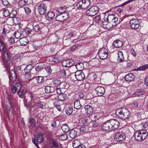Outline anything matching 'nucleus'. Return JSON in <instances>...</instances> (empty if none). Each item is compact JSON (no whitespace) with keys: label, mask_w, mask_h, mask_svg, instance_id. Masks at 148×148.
<instances>
[{"label":"nucleus","mask_w":148,"mask_h":148,"mask_svg":"<svg viewBox=\"0 0 148 148\" xmlns=\"http://www.w3.org/2000/svg\"><path fill=\"white\" fill-rule=\"evenodd\" d=\"M116 112L119 117L123 120L128 119L130 116V112L126 108L119 109L116 110Z\"/></svg>","instance_id":"obj_1"},{"label":"nucleus","mask_w":148,"mask_h":148,"mask_svg":"<svg viewBox=\"0 0 148 148\" xmlns=\"http://www.w3.org/2000/svg\"><path fill=\"white\" fill-rule=\"evenodd\" d=\"M90 4L89 0H82L78 2L76 5L78 9H86Z\"/></svg>","instance_id":"obj_2"},{"label":"nucleus","mask_w":148,"mask_h":148,"mask_svg":"<svg viewBox=\"0 0 148 148\" xmlns=\"http://www.w3.org/2000/svg\"><path fill=\"white\" fill-rule=\"evenodd\" d=\"M101 22L103 27L104 28L109 30L111 28L114 27L116 25V23L109 21H105L104 19L102 20Z\"/></svg>","instance_id":"obj_3"},{"label":"nucleus","mask_w":148,"mask_h":148,"mask_svg":"<svg viewBox=\"0 0 148 148\" xmlns=\"http://www.w3.org/2000/svg\"><path fill=\"white\" fill-rule=\"evenodd\" d=\"M99 10V8L97 7L93 6L86 11V14L89 16H94L98 13Z\"/></svg>","instance_id":"obj_4"},{"label":"nucleus","mask_w":148,"mask_h":148,"mask_svg":"<svg viewBox=\"0 0 148 148\" xmlns=\"http://www.w3.org/2000/svg\"><path fill=\"white\" fill-rule=\"evenodd\" d=\"M32 140L33 143L38 148H40L38 144L42 143L43 140L42 134L40 133L36 136L34 138H32Z\"/></svg>","instance_id":"obj_5"},{"label":"nucleus","mask_w":148,"mask_h":148,"mask_svg":"<svg viewBox=\"0 0 148 148\" xmlns=\"http://www.w3.org/2000/svg\"><path fill=\"white\" fill-rule=\"evenodd\" d=\"M108 51L105 48H102L99 51L98 53L99 57L101 60L106 59L108 57Z\"/></svg>","instance_id":"obj_6"},{"label":"nucleus","mask_w":148,"mask_h":148,"mask_svg":"<svg viewBox=\"0 0 148 148\" xmlns=\"http://www.w3.org/2000/svg\"><path fill=\"white\" fill-rule=\"evenodd\" d=\"M125 136L124 133L122 132H117L115 133L114 136V139L117 142H120L123 141Z\"/></svg>","instance_id":"obj_7"},{"label":"nucleus","mask_w":148,"mask_h":148,"mask_svg":"<svg viewBox=\"0 0 148 148\" xmlns=\"http://www.w3.org/2000/svg\"><path fill=\"white\" fill-rule=\"evenodd\" d=\"M109 121L111 131L119 127V123L115 119H110L109 120Z\"/></svg>","instance_id":"obj_8"},{"label":"nucleus","mask_w":148,"mask_h":148,"mask_svg":"<svg viewBox=\"0 0 148 148\" xmlns=\"http://www.w3.org/2000/svg\"><path fill=\"white\" fill-rule=\"evenodd\" d=\"M69 17L68 13L66 12L64 13H61L57 15L56 18L57 21H62L66 20Z\"/></svg>","instance_id":"obj_9"},{"label":"nucleus","mask_w":148,"mask_h":148,"mask_svg":"<svg viewBox=\"0 0 148 148\" xmlns=\"http://www.w3.org/2000/svg\"><path fill=\"white\" fill-rule=\"evenodd\" d=\"M130 25L133 29H137L139 26V22L136 18L132 19L130 22Z\"/></svg>","instance_id":"obj_10"},{"label":"nucleus","mask_w":148,"mask_h":148,"mask_svg":"<svg viewBox=\"0 0 148 148\" xmlns=\"http://www.w3.org/2000/svg\"><path fill=\"white\" fill-rule=\"evenodd\" d=\"M47 9V6L45 3H42L39 5L38 9L40 14H43L46 12Z\"/></svg>","instance_id":"obj_11"},{"label":"nucleus","mask_w":148,"mask_h":148,"mask_svg":"<svg viewBox=\"0 0 148 148\" xmlns=\"http://www.w3.org/2000/svg\"><path fill=\"white\" fill-rule=\"evenodd\" d=\"M9 77L10 82L14 83L16 79V75L14 71L12 69L9 72Z\"/></svg>","instance_id":"obj_12"},{"label":"nucleus","mask_w":148,"mask_h":148,"mask_svg":"<svg viewBox=\"0 0 148 148\" xmlns=\"http://www.w3.org/2000/svg\"><path fill=\"white\" fill-rule=\"evenodd\" d=\"M103 19H104L105 21L114 23H116L118 20V18L113 14H109L107 16H105Z\"/></svg>","instance_id":"obj_13"},{"label":"nucleus","mask_w":148,"mask_h":148,"mask_svg":"<svg viewBox=\"0 0 148 148\" xmlns=\"http://www.w3.org/2000/svg\"><path fill=\"white\" fill-rule=\"evenodd\" d=\"M75 75L77 80L78 81L83 80L85 76L82 71H77L75 73Z\"/></svg>","instance_id":"obj_14"},{"label":"nucleus","mask_w":148,"mask_h":148,"mask_svg":"<svg viewBox=\"0 0 148 148\" xmlns=\"http://www.w3.org/2000/svg\"><path fill=\"white\" fill-rule=\"evenodd\" d=\"M16 14V11L15 10H13L11 13H10V17L12 18V20L15 24H18L19 22V21L17 20V18L15 17Z\"/></svg>","instance_id":"obj_15"},{"label":"nucleus","mask_w":148,"mask_h":148,"mask_svg":"<svg viewBox=\"0 0 148 148\" xmlns=\"http://www.w3.org/2000/svg\"><path fill=\"white\" fill-rule=\"evenodd\" d=\"M74 62L71 60L67 59L62 61V64L64 67L71 66L74 64Z\"/></svg>","instance_id":"obj_16"},{"label":"nucleus","mask_w":148,"mask_h":148,"mask_svg":"<svg viewBox=\"0 0 148 148\" xmlns=\"http://www.w3.org/2000/svg\"><path fill=\"white\" fill-rule=\"evenodd\" d=\"M101 128L104 131H111L109 120L107 121L102 124Z\"/></svg>","instance_id":"obj_17"},{"label":"nucleus","mask_w":148,"mask_h":148,"mask_svg":"<svg viewBox=\"0 0 148 148\" xmlns=\"http://www.w3.org/2000/svg\"><path fill=\"white\" fill-rule=\"evenodd\" d=\"M97 91V93L99 96H102L105 93V90L103 87L101 86H98L95 89Z\"/></svg>","instance_id":"obj_18"},{"label":"nucleus","mask_w":148,"mask_h":148,"mask_svg":"<svg viewBox=\"0 0 148 148\" xmlns=\"http://www.w3.org/2000/svg\"><path fill=\"white\" fill-rule=\"evenodd\" d=\"M139 131L140 132V138L141 139V141L144 140L148 136V132L145 130H139Z\"/></svg>","instance_id":"obj_19"},{"label":"nucleus","mask_w":148,"mask_h":148,"mask_svg":"<svg viewBox=\"0 0 148 148\" xmlns=\"http://www.w3.org/2000/svg\"><path fill=\"white\" fill-rule=\"evenodd\" d=\"M139 131L140 132V138L141 139V141L144 140L148 136V132L145 130H139Z\"/></svg>","instance_id":"obj_20"},{"label":"nucleus","mask_w":148,"mask_h":148,"mask_svg":"<svg viewBox=\"0 0 148 148\" xmlns=\"http://www.w3.org/2000/svg\"><path fill=\"white\" fill-rule=\"evenodd\" d=\"M86 112L88 114L90 115L92 114L93 112V110L92 107L89 105L85 106L84 107Z\"/></svg>","instance_id":"obj_21"},{"label":"nucleus","mask_w":148,"mask_h":148,"mask_svg":"<svg viewBox=\"0 0 148 148\" xmlns=\"http://www.w3.org/2000/svg\"><path fill=\"white\" fill-rule=\"evenodd\" d=\"M69 134L71 138H75L77 136V131L74 129L71 130H70Z\"/></svg>","instance_id":"obj_22"},{"label":"nucleus","mask_w":148,"mask_h":148,"mask_svg":"<svg viewBox=\"0 0 148 148\" xmlns=\"http://www.w3.org/2000/svg\"><path fill=\"white\" fill-rule=\"evenodd\" d=\"M53 87L50 86H46L45 88V92L47 93H51L54 91Z\"/></svg>","instance_id":"obj_23"},{"label":"nucleus","mask_w":148,"mask_h":148,"mask_svg":"<svg viewBox=\"0 0 148 148\" xmlns=\"http://www.w3.org/2000/svg\"><path fill=\"white\" fill-rule=\"evenodd\" d=\"M125 78L127 81H132L134 78V76L132 73H129L126 75L125 77Z\"/></svg>","instance_id":"obj_24"},{"label":"nucleus","mask_w":148,"mask_h":148,"mask_svg":"<svg viewBox=\"0 0 148 148\" xmlns=\"http://www.w3.org/2000/svg\"><path fill=\"white\" fill-rule=\"evenodd\" d=\"M113 45L114 47L119 48L122 47L123 43L120 40H116L113 42Z\"/></svg>","instance_id":"obj_25"},{"label":"nucleus","mask_w":148,"mask_h":148,"mask_svg":"<svg viewBox=\"0 0 148 148\" xmlns=\"http://www.w3.org/2000/svg\"><path fill=\"white\" fill-rule=\"evenodd\" d=\"M19 41L21 45L22 46H25L27 45L29 42L25 37H23L19 39Z\"/></svg>","instance_id":"obj_26"},{"label":"nucleus","mask_w":148,"mask_h":148,"mask_svg":"<svg viewBox=\"0 0 148 148\" xmlns=\"http://www.w3.org/2000/svg\"><path fill=\"white\" fill-rule=\"evenodd\" d=\"M139 130L134 133V136L136 140L138 142L141 141V139L140 138V136Z\"/></svg>","instance_id":"obj_27"},{"label":"nucleus","mask_w":148,"mask_h":148,"mask_svg":"<svg viewBox=\"0 0 148 148\" xmlns=\"http://www.w3.org/2000/svg\"><path fill=\"white\" fill-rule=\"evenodd\" d=\"M81 143L79 140L78 139H75L73 140L72 143V145L74 148H77Z\"/></svg>","instance_id":"obj_28"},{"label":"nucleus","mask_w":148,"mask_h":148,"mask_svg":"<svg viewBox=\"0 0 148 148\" xmlns=\"http://www.w3.org/2000/svg\"><path fill=\"white\" fill-rule=\"evenodd\" d=\"M75 67L77 70V71H82V70L84 69V65L82 63L79 62L76 64Z\"/></svg>","instance_id":"obj_29"},{"label":"nucleus","mask_w":148,"mask_h":148,"mask_svg":"<svg viewBox=\"0 0 148 148\" xmlns=\"http://www.w3.org/2000/svg\"><path fill=\"white\" fill-rule=\"evenodd\" d=\"M90 117H86L83 119L82 122L83 124H85L86 125H89L90 121Z\"/></svg>","instance_id":"obj_30"},{"label":"nucleus","mask_w":148,"mask_h":148,"mask_svg":"<svg viewBox=\"0 0 148 148\" xmlns=\"http://www.w3.org/2000/svg\"><path fill=\"white\" fill-rule=\"evenodd\" d=\"M58 97L59 100L63 101L66 99V95L65 94L62 93L58 95Z\"/></svg>","instance_id":"obj_31"},{"label":"nucleus","mask_w":148,"mask_h":148,"mask_svg":"<svg viewBox=\"0 0 148 148\" xmlns=\"http://www.w3.org/2000/svg\"><path fill=\"white\" fill-rule=\"evenodd\" d=\"M118 60L120 62L123 61L124 59L122 52L121 51H119L118 52Z\"/></svg>","instance_id":"obj_32"},{"label":"nucleus","mask_w":148,"mask_h":148,"mask_svg":"<svg viewBox=\"0 0 148 148\" xmlns=\"http://www.w3.org/2000/svg\"><path fill=\"white\" fill-rule=\"evenodd\" d=\"M61 128L63 132L65 133L68 132L70 129L68 125L67 124L63 125L62 126Z\"/></svg>","instance_id":"obj_33"},{"label":"nucleus","mask_w":148,"mask_h":148,"mask_svg":"<svg viewBox=\"0 0 148 148\" xmlns=\"http://www.w3.org/2000/svg\"><path fill=\"white\" fill-rule=\"evenodd\" d=\"M25 93V90H24L22 88L18 90V94L19 97L21 98H22L24 97Z\"/></svg>","instance_id":"obj_34"},{"label":"nucleus","mask_w":148,"mask_h":148,"mask_svg":"<svg viewBox=\"0 0 148 148\" xmlns=\"http://www.w3.org/2000/svg\"><path fill=\"white\" fill-rule=\"evenodd\" d=\"M74 106L75 108L79 109L81 107L79 101V100H77L74 103Z\"/></svg>","instance_id":"obj_35"},{"label":"nucleus","mask_w":148,"mask_h":148,"mask_svg":"<svg viewBox=\"0 0 148 148\" xmlns=\"http://www.w3.org/2000/svg\"><path fill=\"white\" fill-rule=\"evenodd\" d=\"M47 16L48 17V19H47L49 20H51L54 17L55 14L53 12L50 11L48 12Z\"/></svg>","instance_id":"obj_36"},{"label":"nucleus","mask_w":148,"mask_h":148,"mask_svg":"<svg viewBox=\"0 0 148 148\" xmlns=\"http://www.w3.org/2000/svg\"><path fill=\"white\" fill-rule=\"evenodd\" d=\"M27 3V0H20L18 3V5L20 7H22L26 5Z\"/></svg>","instance_id":"obj_37"},{"label":"nucleus","mask_w":148,"mask_h":148,"mask_svg":"<svg viewBox=\"0 0 148 148\" xmlns=\"http://www.w3.org/2000/svg\"><path fill=\"white\" fill-rule=\"evenodd\" d=\"M41 28L40 25H37L34 26L32 29V32H37L40 31Z\"/></svg>","instance_id":"obj_38"},{"label":"nucleus","mask_w":148,"mask_h":148,"mask_svg":"<svg viewBox=\"0 0 148 148\" xmlns=\"http://www.w3.org/2000/svg\"><path fill=\"white\" fill-rule=\"evenodd\" d=\"M33 66L31 64L27 65L24 69V71L25 73L29 72L31 71Z\"/></svg>","instance_id":"obj_39"},{"label":"nucleus","mask_w":148,"mask_h":148,"mask_svg":"<svg viewBox=\"0 0 148 148\" xmlns=\"http://www.w3.org/2000/svg\"><path fill=\"white\" fill-rule=\"evenodd\" d=\"M44 103L40 101H38L35 103V106L38 108H42L43 106Z\"/></svg>","instance_id":"obj_40"},{"label":"nucleus","mask_w":148,"mask_h":148,"mask_svg":"<svg viewBox=\"0 0 148 148\" xmlns=\"http://www.w3.org/2000/svg\"><path fill=\"white\" fill-rule=\"evenodd\" d=\"M98 125V123H97L96 121H90L89 126L90 127H96Z\"/></svg>","instance_id":"obj_41"},{"label":"nucleus","mask_w":148,"mask_h":148,"mask_svg":"<svg viewBox=\"0 0 148 148\" xmlns=\"http://www.w3.org/2000/svg\"><path fill=\"white\" fill-rule=\"evenodd\" d=\"M3 57L4 58L8 59L10 56V54L8 52V50H5L4 52H3Z\"/></svg>","instance_id":"obj_42"},{"label":"nucleus","mask_w":148,"mask_h":148,"mask_svg":"<svg viewBox=\"0 0 148 148\" xmlns=\"http://www.w3.org/2000/svg\"><path fill=\"white\" fill-rule=\"evenodd\" d=\"M37 82L38 83H40L43 82L45 79L43 77L38 76L36 77Z\"/></svg>","instance_id":"obj_43"},{"label":"nucleus","mask_w":148,"mask_h":148,"mask_svg":"<svg viewBox=\"0 0 148 148\" xmlns=\"http://www.w3.org/2000/svg\"><path fill=\"white\" fill-rule=\"evenodd\" d=\"M53 85L55 86H59L61 83V82L59 80L55 79L53 81Z\"/></svg>","instance_id":"obj_44"},{"label":"nucleus","mask_w":148,"mask_h":148,"mask_svg":"<svg viewBox=\"0 0 148 148\" xmlns=\"http://www.w3.org/2000/svg\"><path fill=\"white\" fill-rule=\"evenodd\" d=\"M144 94V92L143 91H142L141 90H138L135 93V96H139Z\"/></svg>","instance_id":"obj_45"},{"label":"nucleus","mask_w":148,"mask_h":148,"mask_svg":"<svg viewBox=\"0 0 148 148\" xmlns=\"http://www.w3.org/2000/svg\"><path fill=\"white\" fill-rule=\"evenodd\" d=\"M17 89L18 91L21 89V84L18 83H16L14 86Z\"/></svg>","instance_id":"obj_46"},{"label":"nucleus","mask_w":148,"mask_h":148,"mask_svg":"<svg viewBox=\"0 0 148 148\" xmlns=\"http://www.w3.org/2000/svg\"><path fill=\"white\" fill-rule=\"evenodd\" d=\"M148 68V64L140 66L138 68V70L141 71L146 70Z\"/></svg>","instance_id":"obj_47"},{"label":"nucleus","mask_w":148,"mask_h":148,"mask_svg":"<svg viewBox=\"0 0 148 148\" xmlns=\"http://www.w3.org/2000/svg\"><path fill=\"white\" fill-rule=\"evenodd\" d=\"M73 111V108L71 106L69 107L68 109L66 110V112L67 114L70 115L72 114Z\"/></svg>","instance_id":"obj_48"},{"label":"nucleus","mask_w":148,"mask_h":148,"mask_svg":"<svg viewBox=\"0 0 148 148\" xmlns=\"http://www.w3.org/2000/svg\"><path fill=\"white\" fill-rule=\"evenodd\" d=\"M24 8L27 15H29L31 13V11L29 8L27 7H25Z\"/></svg>","instance_id":"obj_49"},{"label":"nucleus","mask_w":148,"mask_h":148,"mask_svg":"<svg viewBox=\"0 0 148 148\" xmlns=\"http://www.w3.org/2000/svg\"><path fill=\"white\" fill-rule=\"evenodd\" d=\"M66 7L65 6L61 7L59 8V12H61V13H64V12L66 11Z\"/></svg>","instance_id":"obj_50"},{"label":"nucleus","mask_w":148,"mask_h":148,"mask_svg":"<svg viewBox=\"0 0 148 148\" xmlns=\"http://www.w3.org/2000/svg\"><path fill=\"white\" fill-rule=\"evenodd\" d=\"M14 35L16 38H19L21 35V33L18 31H16L14 33Z\"/></svg>","instance_id":"obj_51"},{"label":"nucleus","mask_w":148,"mask_h":148,"mask_svg":"<svg viewBox=\"0 0 148 148\" xmlns=\"http://www.w3.org/2000/svg\"><path fill=\"white\" fill-rule=\"evenodd\" d=\"M60 74L61 77H63L65 76L66 75L65 70L63 69L60 70Z\"/></svg>","instance_id":"obj_52"},{"label":"nucleus","mask_w":148,"mask_h":148,"mask_svg":"<svg viewBox=\"0 0 148 148\" xmlns=\"http://www.w3.org/2000/svg\"><path fill=\"white\" fill-rule=\"evenodd\" d=\"M2 3L5 6H7L10 5V4L8 0H2Z\"/></svg>","instance_id":"obj_53"},{"label":"nucleus","mask_w":148,"mask_h":148,"mask_svg":"<svg viewBox=\"0 0 148 148\" xmlns=\"http://www.w3.org/2000/svg\"><path fill=\"white\" fill-rule=\"evenodd\" d=\"M25 75V78L26 79H29L31 77V75L29 72H26Z\"/></svg>","instance_id":"obj_54"},{"label":"nucleus","mask_w":148,"mask_h":148,"mask_svg":"<svg viewBox=\"0 0 148 148\" xmlns=\"http://www.w3.org/2000/svg\"><path fill=\"white\" fill-rule=\"evenodd\" d=\"M67 135L65 134L61 135L60 137V139L62 140H66L67 139Z\"/></svg>","instance_id":"obj_55"},{"label":"nucleus","mask_w":148,"mask_h":148,"mask_svg":"<svg viewBox=\"0 0 148 148\" xmlns=\"http://www.w3.org/2000/svg\"><path fill=\"white\" fill-rule=\"evenodd\" d=\"M5 47V44L2 41L0 40V50L1 51L3 50Z\"/></svg>","instance_id":"obj_56"},{"label":"nucleus","mask_w":148,"mask_h":148,"mask_svg":"<svg viewBox=\"0 0 148 148\" xmlns=\"http://www.w3.org/2000/svg\"><path fill=\"white\" fill-rule=\"evenodd\" d=\"M3 14L4 16L7 17L9 16L10 17V13L9 10H4L3 12Z\"/></svg>","instance_id":"obj_57"},{"label":"nucleus","mask_w":148,"mask_h":148,"mask_svg":"<svg viewBox=\"0 0 148 148\" xmlns=\"http://www.w3.org/2000/svg\"><path fill=\"white\" fill-rule=\"evenodd\" d=\"M20 57V55L19 54H17L14 55L12 57V59L13 60H16L18 59Z\"/></svg>","instance_id":"obj_58"},{"label":"nucleus","mask_w":148,"mask_h":148,"mask_svg":"<svg viewBox=\"0 0 148 148\" xmlns=\"http://www.w3.org/2000/svg\"><path fill=\"white\" fill-rule=\"evenodd\" d=\"M52 61L58 63L59 61V60L57 56H54L52 58Z\"/></svg>","instance_id":"obj_59"},{"label":"nucleus","mask_w":148,"mask_h":148,"mask_svg":"<svg viewBox=\"0 0 148 148\" xmlns=\"http://www.w3.org/2000/svg\"><path fill=\"white\" fill-rule=\"evenodd\" d=\"M52 144L54 146V147L51 146V147H53V148H56V147L58 146L59 145V144L58 142L54 140L52 141Z\"/></svg>","instance_id":"obj_60"},{"label":"nucleus","mask_w":148,"mask_h":148,"mask_svg":"<svg viewBox=\"0 0 148 148\" xmlns=\"http://www.w3.org/2000/svg\"><path fill=\"white\" fill-rule=\"evenodd\" d=\"M24 31L25 32V33L27 34H30L31 32H32V30L31 29L29 28H26L25 29Z\"/></svg>","instance_id":"obj_61"},{"label":"nucleus","mask_w":148,"mask_h":148,"mask_svg":"<svg viewBox=\"0 0 148 148\" xmlns=\"http://www.w3.org/2000/svg\"><path fill=\"white\" fill-rule=\"evenodd\" d=\"M29 122L33 126H35L36 123V122L35 119L33 118L30 119H29Z\"/></svg>","instance_id":"obj_62"},{"label":"nucleus","mask_w":148,"mask_h":148,"mask_svg":"<svg viewBox=\"0 0 148 148\" xmlns=\"http://www.w3.org/2000/svg\"><path fill=\"white\" fill-rule=\"evenodd\" d=\"M101 19V18L99 15L97 16L95 18V20L97 23L99 22L100 21Z\"/></svg>","instance_id":"obj_63"},{"label":"nucleus","mask_w":148,"mask_h":148,"mask_svg":"<svg viewBox=\"0 0 148 148\" xmlns=\"http://www.w3.org/2000/svg\"><path fill=\"white\" fill-rule=\"evenodd\" d=\"M79 129L81 132H84L86 131V128L85 126H83L79 128Z\"/></svg>","instance_id":"obj_64"}]
</instances>
